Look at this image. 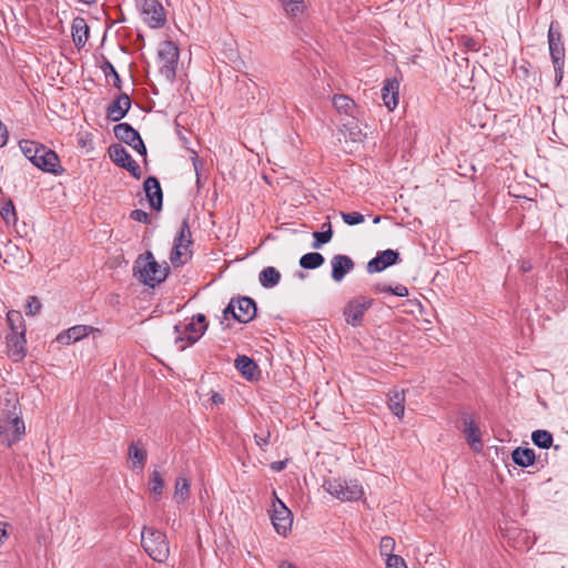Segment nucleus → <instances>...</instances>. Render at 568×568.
I'll list each match as a JSON object with an SVG mask.
<instances>
[{
    "label": "nucleus",
    "instance_id": "nucleus-42",
    "mask_svg": "<svg viewBox=\"0 0 568 568\" xmlns=\"http://www.w3.org/2000/svg\"><path fill=\"white\" fill-rule=\"evenodd\" d=\"M395 539L390 536H385L381 539L379 544V551L382 556H385L386 558H389V556H395L393 554L395 549Z\"/></svg>",
    "mask_w": 568,
    "mask_h": 568
},
{
    "label": "nucleus",
    "instance_id": "nucleus-17",
    "mask_svg": "<svg viewBox=\"0 0 568 568\" xmlns=\"http://www.w3.org/2000/svg\"><path fill=\"white\" fill-rule=\"evenodd\" d=\"M399 254L394 250H385L379 252L374 258L367 263L368 273H378L386 267L394 265L398 262Z\"/></svg>",
    "mask_w": 568,
    "mask_h": 568
},
{
    "label": "nucleus",
    "instance_id": "nucleus-47",
    "mask_svg": "<svg viewBox=\"0 0 568 568\" xmlns=\"http://www.w3.org/2000/svg\"><path fill=\"white\" fill-rule=\"evenodd\" d=\"M462 44L463 47L467 50V51H478L479 50V45L477 43V41L470 37H466L464 36L462 38Z\"/></svg>",
    "mask_w": 568,
    "mask_h": 568
},
{
    "label": "nucleus",
    "instance_id": "nucleus-22",
    "mask_svg": "<svg viewBox=\"0 0 568 568\" xmlns=\"http://www.w3.org/2000/svg\"><path fill=\"white\" fill-rule=\"evenodd\" d=\"M144 191L151 207L158 211L161 210L163 194L158 179L154 176H149L144 181Z\"/></svg>",
    "mask_w": 568,
    "mask_h": 568
},
{
    "label": "nucleus",
    "instance_id": "nucleus-26",
    "mask_svg": "<svg viewBox=\"0 0 568 568\" xmlns=\"http://www.w3.org/2000/svg\"><path fill=\"white\" fill-rule=\"evenodd\" d=\"M468 444L474 450L478 452L481 448V434L478 426L470 418H464L463 429Z\"/></svg>",
    "mask_w": 568,
    "mask_h": 568
},
{
    "label": "nucleus",
    "instance_id": "nucleus-40",
    "mask_svg": "<svg viewBox=\"0 0 568 568\" xmlns=\"http://www.w3.org/2000/svg\"><path fill=\"white\" fill-rule=\"evenodd\" d=\"M149 488L153 495L161 496L164 488V480L158 470H153L150 480Z\"/></svg>",
    "mask_w": 568,
    "mask_h": 568
},
{
    "label": "nucleus",
    "instance_id": "nucleus-45",
    "mask_svg": "<svg viewBox=\"0 0 568 568\" xmlns=\"http://www.w3.org/2000/svg\"><path fill=\"white\" fill-rule=\"evenodd\" d=\"M271 433L270 430L262 432L261 434H255L254 439L256 445L262 449L266 450V447L270 444Z\"/></svg>",
    "mask_w": 568,
    "mask_h": 568
},
{
    "label": "nucleus",
    "instance_id": "nucleus-4",
    "mask_svg": "<svg viewBox=\"0 0 568 568\" xmlns=\"http://www.w3.org/2000/svg\"><path fill=\"white\" fill-rule=\"evenodd\" d=\"M324 489L342 501L358 500L363 494V487L356 480L327 479L323 485Z\"/></svg>",
    "mask_w": 568,
    "mask_h": 568
},
{
    "label": "nucleus",
    "instance_id": "nucleus-6",
    "mask_svg": "<svg viewBox=\"0 0 568 568\" xmlns=\"http://www.w3.org/2000/svg\"><path fill=\"white\" fill-rule=\"evenodd\" d=\"M191 231L186 221H183L179 234L174 239V245L170 255V261L174 266L183 265L191 256L190 246Z\"/></svg>",
    "mask_w": 568,
    "mask_h": 568
},
{
    "label": "nucleus",
    "instance_id": "nucleus-39",
    "mask_svg": "<svg viewBox=\"0 0 568 568\" xmlns=\"http://www.w3.org/2000/svg\"><path fill=\"white\" fill-rule=\"evenodd\" d=\"M101 69L105 75L106 79L109 78H112V82H113V85L116 88V89H121L122 87V81L120 79V75L119 73L116 72L115 68L113 67V64L105 60L102 65H101Z\"/></svg>",
    "mask_w": 568,
    "mask_h": 568
},
{
    "label": "nucleus",
    "instance_id": "nucleus-54",
    "mask_svg": "<svg viewBox=\"0 0 568 568\" xmlns=\"http://www.w3.org/2000/svg\"><path fill=\"white\" fill-rule=\"evenodd\" d=\"M278 568H297L295 565H293L292 562H288V561H283Z\"/></svg>",
    "mask_w": 568,
    "mask_h": 568
},
{
    "label": "nucleus",
    "instance_id": "nucleus-51",
    "mask_svg": "<svg viewBox=\"0 0 568 568\" xmlns=\"http://www.w3.org/2000/svg\"><path fill=\"white\" fill-rule=\"evenodd\" d=\"M286 467V460H278L271 464V469L274 471H281Z\"/></svg>",
    "mask_w": 568,
    "mask_h": 568
},
{
    "label": "nucleus",
    "instance_id": "nucleus-21",
    "mask_svg": "<svg viewBox=\"0 0 568 568\" xmlns=\"http://www.w3.org/2000/svg\"><path fill=\"white\" fill-rule=\"evenodd\" d=\"M398 95H399V81L395 78L386 79L384 81V85L382 88V99L384 101L385 106L393 111L396 109L398 104Z\"/></svg>",
    "mask_w": 568,
    "mask_h": 568
},
{
    "label": "nucleus",
    "instance_id": "nucleus-38",
    "mask_svg": "<svg viewBox=\"0 0 568 568\" xmlns=\"http://www.w3.org/2000/svg\"><path fill=\"white\" fill-rule=\"evenodd\" d=\"M324 226H327V230L313 233V237L315 239V241L312 244L313 248H321L322 245L328 243L332 240L333 231L331 222H325Z\"/></svg>",
    "mask_w": 568,
    "mask_h": 568
},
{
    "label": "nucleus",
    "instance_id": "nucleus-8",
    "mask_svg": "<svg viewBox=\"0 0 568 568\" xmlns=\"http://www.w3.org/2000/svg\"><path fill=\"white\" fill-rule=\"evenodd\" d=\"M26 426L18 414L13 413L0 423V440L7 447L19 442L24 435Z\"/></svg>",
    "mask_w": 568,
    "mask_h": 568
},
{
    "label": "nucleus",
    "instance_id": "nucleus-10",
    "mask_svg": "<svg viewBox=\"0 0 568 568\" xmlns=\"http://www.w3.org/2000/svg\"><path fill=\"white\" fill-rule=\"evenodd\" d=\"M548 43H549V51L550 57L555 65L556 70V78L558 81L562 78V68H564V60H565V48L564 43L561 41V34L560 32L555 29L554 23L550 24L548 30Z\"/></svg>",
    "mask_w": 568,
    "mask_h": 568
},
{
    "label": "nucleus",
    "instance_id": "nucleus-19",
    "mask_svg": "<svg viewBox=\"0 0 568 568\" xmlns=\"http://www.w3.org/2000/svg\"><path fill=\"white\" fill-rule=\"evenodd\" d=\"M131 108V99L126 93L120 94L106 109V116L118 122L125 116Z\"/></svg>",
    "mask_w": 568,
    "mask_h": 568
},
{
    "label": "nucleus",
    "instance_id": "nucleus-30",
    "mask_svg": "<svg viewBox=\"0 0 568 568\" xmlns=\"http://www.w3.org/2000/svg\"><path fill=\"white\" fill-rule=\"evenodd\" d=\"M509 539L513 540L514 547L519 550L529 549L535 542V538L528 531H518L516 529L509 534Z\"/></svg>",
    "mask_w": 568,
    "mask_h": 568
},
{
    "label": "nucleus",
    "instance_id": "nucleus-16",
    "mask_svg": "<svg viewBox=\"0 0 568 568\" xmlns=\"http://www.w3.org/2000/svg\"><path fill=\"white\" fill-rule=\"evenodd\" d=\"M31 163L38 169L49 173H57L58 168L60 166V160L57 153L45 145L40 148L34 161Z\"/></svg>",
    "mask_w": 568,
    "mask_h": 568
},
{
    "label": "nucleus",
    "instance_id": "nucleus-34",
    "mask_svg": "<svg viewBox=\"0 0 568 568\" xmlns=\"http://www.w3.org/2000/svg\"><path fill=\"white\" fill-rule=\"evenodd\" d=\"M190 495V481L185 477H178L173 498L178 504L187 499Z\"/></svg>",
    "mask_w": 568,
    "mask_h": 568
},
{
    "label": "nucleus",
    "instance_id": "nucleus-58",
    "mask_svg": "<svg viewBox=\"0 0 568 568\" xmlns=\"http://www.w3.org/2000/svg\"><path fill=\"white\" fill-rule=\"evenodd\" d=\"M387 287H388V286H386V285H377V286H376V290H377V291H381V292H388V291H387Z\"/></svg>",
    "mask_w": 568,
    "mask_h": 568
},
{
    "label": "nucleus",
    "instance_id": "nucleus-49",
    "mask_svg": "<svg viewBox=\"0 0 568 568\" xmlns=\"http://www.w3.org/2000/svg\"><path fill=\"white\" fill-rule=\"evenodd\" d=\"M387 291L396 296L404 297L408 295V290L404 285H396L395 287L388 286Z\"/></svg>",
    "mask_w": 568,
    "mask_h": 568
},
{
    "label": "nucleus",
    "instance_id": "nucleus-52",
    "mask_svg": "<svg viewBox=\"0 0 568 568\" xmlns=\"http://www.w3.org/2000/svg\"><path fill=\"white\" fill-rule=\"evenodd\" d=\"M211 400L216 404V405H220L224 402V398L221 394L219 393H213L212 396H211Z\"/></svg>",
    "mask_w": 568,
    "mask_h": 568
},
{
    "label": "nucleus",
    "instance_id": "nucleus-35",
    "mask_svg": "<svg viewBox=\"0 0 568 568\" xmlns=\"http://www.w3.org/2000/svg\"><path fill=\"white\" fill-rule=\"evenodd\" d=\"M7 322L11 329L10 334L18 333L19 331L26 333L24 320L21 312L14 310L9 311L7 313Z\"/></svg>",
    "mask_w": 568,
    "mask_h": 568
},
{
    "label": "nucleus",
    "instance_id": "nucleus-31",
    "mask_svg": "<svg viewBox=\"0 0 568 568\" xmlns=\"http://www.w3.org/2000/svg\"><path fill=\"white\" fill-rule=\"evenodd\" d=\"M280 2L285 13L291 18H300L306 10L304 0H280Z\"/></svg>",
    "mask_w": 568,
    "mask_h": 568
},
{
    "label": "nucleus",
    "instance_id": "nucleus-13",
    "mask_svg": "<svg viewBox=\"0 0 568 568\" xmlns=\"http://www.w3.org/2000/svg\"><path fill=\"white\" fill-rule=\"evenodd\" d=\"M114 135L118 140L130 145L134 151H136L141 155H146V148L139 134V132L133 129L128 123L116 124L113 129Z\"/></svg>",
    "mask_w": 568,
    "mask_h": 568
},
{
    "label": "nucleus",
    "instance_id": "nucleus-15",
    "mask_svg": "<svg viewBox=\"0 0 568 568\" xmlns=\"http://www.w3.org/2000/svg\"><path fill=\"white\" fill-rule=\"evenodd\" d=\"M94 332L100 333V329L89 325H75L58 334L57 342L63 345H70L82 341Z\"/></svg>",
    "mask_w": 568,
    "mask_h": 568
},
{
    "label": "nucleus",
    "instance_id": "nucleus-1",
    "mask_svg": "<svg viewBox=\"0 0 568 568\" xmlns=\"http://www.w3.org/2000/svg\"><path fill=\"white\" fill-rule=\"evenodd\" d=\"M133 272L141 283L155 287L166 278L169 267L166 263L159 264L151 252H145L134 262Z\"/></svg>",
    "mask_w": 568,
    "mask_h": 568
},
{
    "label": "nucleus",
    "instance_id": "nucleus-20",
    "mask_svg": "<svg viewBox=\"0 0 568 568\" xmlns=\"http://www.w3.org/2000/svg\"><path fill=\"white\" fill-rule=\"evenodd\" d=\"M332 265V278L335 282H341L347 273L354 268L353 260L343 254H337L331 260Z\"/></svg>",
    "mask_w": 568,
    "mask_h": 568
},
{
    "label": "nucleus",
    "instance_id": "nucleus-18",
    "mask_svg": "<svg viewBox=\"0 0 568 568\" xmlns=\"http://www.w3.org/2000/svg\"><path fill=\"white\" fill-rule=\"evenodd\" d=\"M26 333L19 331L14 334H8L7 348L8 355L14 361H20L26 355Z\"/></svg>",
    "mask_w": 568,
    "mask_h": 568
},
{
    "label": "nucleus",
    "instance_id": "nucleus-46",
    "mask_svg": "<svg viewBox=\"0 0 568 568\" xmlns=\"http://www.w3.org/2000/svg\"><path fill=\"white\" fill-rule=\"evenodd\" d=\"M386 568H407L405 560L400 556H389L386 559Z\"/></svg>",
    "mask_w": 568,
    "mask_h": 568
},
{
    "label": "nucleus",
    "instance_id": "nucleus-14",
    "mask_svg": "<svg viewBox=\"0 0 568 568\" xmlns=\"http://www.w3.org/2000/svg\"><path fill=\"white\" fill-rule=\"evenodd\" d=\"M109 155L118 166L128 170L135 179L141 178L142 172L139 164L121 144L111 145L109 148Z\"/></svg>",
    "mask_w": 568,
    "mask_h": 568
},
{
    "label": "nucleus",
    "instance_id": "nucleus-5",
    "mask_svg": "<svg viewBox=\"0 0 568 568\" xmlns=\"http://www.w3.org/2000/svg\"><path fill=\"white\" fill-rule=\"evenodd\" d=\"M179 48L171 41L165 40L159 44L158 59L160 73L168 80L175 78L176 67L179 62Z\"/></svg>",
    "mask_w": 568,
    "mask_h": 568
},
{
    "label": "nucleus",
    "instance_id": "nucleus-2",
    "mask_svg": "<svg viewBox=\"0 0 568 568\" xmlns=\"http://www.w3.org/2000/svg\"><path fill=\"white\" fill-rule=\"evenodd\" d=\"M141 545L145 552L158 562H165L170 556V546L166 535L153 527L143 528Z\"/></svg>",
    "mask_w": 568,
    "mask_h": 568
},
{
    "label": "nucleus",
    "instance_id": "nucleus-32",
    "mask_svg": "<svg viewBox=\"0 0 568 568\" xmlns=\"http://www.w3.org/2000/svg\"><path fill=\"white\" fill-rule=\"evenodd\" d=\"M325 258L321 253H306L300 258L301 267L305 270H315L323 265Z\"/></svg>",
    "mask_w": 568,
    "mask_h": 568
},
{
    "label": "nucleus",
    "instance_id": "nucleus-41",
    "mask_svg": "<svg viewBox=\"0 0 568 568\" xmlns=\"http://www.w3.org/2000/svg\"><path fill=\"white\" fill-rule=\"evenodd\" d=\"M0 214L7 224L16 223L17 213L12 201H8L2 205Z\"/></svg>",
    "mask_w": 568,
    "mask_h": 568
},
{
    "label": "nucleus",
    "instance_id": "nucleus-37",
    "mask_svg": "<svg viewBox=\"0 0 568 568\" xmlns=\"http://www.w3.org/2000/svg\"><path fill=\"white\" fill-rule=\"evenodd\" d=\"M531 440L540 448H549L552 445L554 438L548 430L538 429L532 432Z\"/></svg>",
    "mask_w": 568,
    "mask_h": 568
},
{
    "label": "nucleus",
    "instance_id": "nucleus-53",
    "mask_svg": "<svg viewBox=\"0 0 568 568\" xmlns=\"http://www.w3.org/2000/svg\"><path fill=\"white\" fill-rule=\"evenodd\" d=\"M199 164H200L199 159L196 156L193 158V165H194V169H195V172H196V181H197V183L200 182Z\"/></svg>",
    "mask_w": 568,
    "mask_h": 568
},
{
    "label": "nucleus",
    "instance_id": "nucleus-12",
    "mask_svg": "<svg viewBox=\"0 0 568 568\" xmlns=\"http://www.w3.org/2000/svg\"><path fill=\"white\" fill-rule=\"evenodd\" d=\"M272 524L277 534L286 536L292 528L293 515L285 504L276 497L271 515Z\"/></svg>",
    "mask_w": 568,
    "mask_h": 568
},
{
    "label": "nucleus",
    "instance_id": "nucleus-9",
    "mask_svg": "<svg viewBox=\"0 0 568 568\" xmlns=\"http://www.w3.org/2000/svg\"><path fill=\"white\" fill-rule=\"evenodd\" d=\"M143 21L151 28H160L166 21L163 6L158 0H135Z\"/></svg>",
    "mask_w": 568,
    "mask_h": 568
},
{
    "label": "nucleus",
    "instance_id": "nucleus-27",
    "mask_svg": "<svg viewBox=\"0 0 568 568\" xmlns=\"http://www.w3.org/2000/svg\"><path fill=\"white\" fill-rule=\"evenodd\" d=\"M235 367L248 381L254 379L257 375L256 363L245 355L236 357Z\"/></svg>",
    "mask_w": 568,
    "mask_h": 568
},
{
    "label": "nucleus",
    "instance_id": "nucleus-57",
    "mask_svg": "<svg viewBox=\"0 0 568 568\" xmlns=\"http://www.w3.org/2000/svg\"><path fill=\"white\" fill-rule=\"evenodd\" d=\"M521 268H523L524 272H527V271H529L531 268V266H530L529 263L524 262L523 265H521Z\"/></svg>",
    "mask_w": 568,
    "mask_h": 568
},
{
    "label": "nucleus",
    "instance_id": "nucleus-28",
    "mask_svg": "<svg viewBox=\"0 0 568 568\" xmlns=\"http://www.w3.org/2000/svg\"><path fill=\"white\" fill-rule=\"evenodd\" d=\"M514 463L520 467H528L535 463L536 455L531 448L517 447L511 454Z\"/></svg>",
    "mask_w": 568,
    "mask_h": 568
},
{
    "label": "nucleus",
    "instance_id": "nucleus-48",
    "mask_svg": "<svg viewBox=\"0 0 568 568\" xmlns=\"http://www.w3.org/2000/svg\"><path fill=\"white\" fill-rule=\"evenodd\" d=\"M131 219L141 222V223H148L149 222V214L143 210H133L131 212Z\"/></svg>",
    "mask_w": 568,
    "mask_h": 568
},
{
    "label": "nucleus",
    "instance_id": "nucleus-36",
    "mask_svg": "<svg viewBox=\"0 0 568 568\" xmlns=\"http://www.w3.org/2000/svg\"><path fill=\"white\" fill-rule=\"evenodd\" d=\"M20 150L23 155L30 161H34L37 153L40 151V148H43V144H40L32 140H21L19 142Z\"/></svg>",
    "mask_w": 568,
    "mask_h": 568
},
{
    "label": "nucleus",
    "instance_id": "nucleus-23",
    "mask_svg": "<svg viewBox=\"0 0 568 568\" xmlns=\"http://www.w3.org/2000/svg\"><path fill=\"white\" fill-rule=\"evenodd\" d=\"M128 457L131 469L141 471L145 466L148 453L140 442H132L128 449Z\"/></svg>",
    "mask_w": 568,
    "mask_h": 568
},
{
    "label": "nucleus",
    "instance_id": "nucleus-11",
    "mask_svg": "<svg viewBox=\"0 0 568 568\" xmlns=\"http://www.w3.org/2000/svg\"><path fill=\"white\" fill-rule=\"evenodd\" d=\"M373 305V300L366 296L352 298L344 308V316L347 324L353 327L362 325L365 312Z\"/></svg>",
    "mask_w": 568,
    "mask_h": 568
},
{
    "label": "nucleus",
    "instance_id": "nucleus-7",
    "mask_svg": "<svg viewBox=\"0 0 568 568\" xmlns=\"http://www.w3.org/2000/svg\"><path fill=\"white\" fill-rule=\"evenodd\" d=\"M256 315L255 302L250 297L233 298L223 311V318L232 316L240 323H248Z\"/></svg>",
    "mask_w": 568,
    "mask_h": 568
},
{
    "label": "nucleus",
    "instance_id": "nucleus-3",
    "mask_svg": "<svg viewBox=\"0 0 568 568\" xmlns=\"http://www.w3.org/2000/svg\"><path fill=\"white\" fill-rule=\"evenodd\" d=\"M207 325L205 323V316L203 314H196L192 317V321L189 324L183 326L175 325L174 331L179 334L175 338V344L179 351H184L187 345H192L197 342L204 332L206 331Z\"/></svg>",
    "mask_w": 568,
    "mask_h": 568
},
{
    "label": "nucleus",
    "instance_id": "nucleus-44",
    "mask_svg": "<svg viewBox=\"0 0 568 568\" xmlns=\"http://www.w3.org/2000/svg\"><path fill=\"white\" fill-rule=\"evenodd\" d=\"M41 307H42V305H41L40 300L36 296H30L27 301L26 314L30 315V316H34L40 312Z\"/></svg>",
    "mask_w": 568,
    "mask_h": 568
},
{
    "label": "nucleus",
    "instance_id": "nucleus-43",
    "mask_svg": "<svg viewBox=\"0 0 568 568\" xmlns=\"http://www.w3.org/2000/svg\"><path fill=\"white\" fill-rule=\"evenodd\" d=\"M341 217L347 225H351V226L361 224L365 221V216L358 212H352V213L341 212Z\"/></svg>",
    "mask_w": 568,
    "mask_h": 568
},
{
    "label": "nucleus",
    "instance_id": "nucleus-60",
    "mask_svg": "<svg viewBox=\"0 0 568 568\" xmlns=\"http://www.w3.org/2000/svg\"><path fill=\"white\" fill-rule=\"evenodd\" d=\"M373 222H374L375 224L379 223V222H381V216H379V215L375 216V217H374V220H373Z\"/></svg>",
    "mask_w": 568,
    "mask_h": 568
},
{
    "label": "nucleus",
    "instance_id": "nucleus-59",
    "mask_svg": "<svg viewBox=\"0 0 568 568\" xmlns=\"http://www.w3.org/2000/svg\"><path fill=\"white\" fill-rule=\"evenodd\" d=\"M83 3L91 4L94 3L97 0H80Z\"/></svg>",
    "mask_w": 568,
    "mask_h": 568
},
{
    "label": "nucleus",
    "instance_id": "nucleus-50",
    "mask_svg": "<svg viewBox=\"0 0 568 568\" xmlns=\"http://www.w3.org/2000/svg\"><path fill=\"white\" fill-rule=\"evenodd\" d=\"M9 133L6 125L0 121V146H4L8 143Z\"/></svg>",
    "mask_w": 568,
    "mask_h": 568
},
{
    "label": "nucleus",
    "instance_id": "nucleus-55",
    "mask_svg": "<svg viewBox=\"0 0 568 568\" xmlns=\"http://www.w3.org/2000/svg\"><path fill=\"white\" fill-rule=\"evenodd\" d=\"M12 248L14 250V251H13V254H17V253L21 254L22 260L24 261V256H23L22 251H21L18 246H16V245H14Z\"/></svg>",
    "mask_w": 568,
    "mask_h": 568
},
{
    "label": "nucleus",
    "instance_id": "nucleus-29",
    "mask_svg": "<svg viewBox=\"0 0 568 568\" xmlns=\"http://www.w3.org/2000/svg\"><path fill=\"white\" fill-rule=\"evenodd\" d=\"M258 280L263 287L271 288L280 283L281 273L275 267L267 266L261 271Z\"/></svg>",
    "mask_w": 568,
    "mask_h": 568
},
{
    "label": "nucleus",
    "instance_id": "nucleus-56",
    "mask_svg": "<svg viewBox=\"0 0 568 568\" xmlns=\"http://www.w3.org/2000/svg\"><path fill=\"white\" fill-rule=\"evenodd\" d=\"M12 248L14 250V251H13V254H17V253L21 254L22 260L24 261V256H23L22 251H21L18 246H16V245H14Z\"/></svg>",
    "mask_w": 568,
    "mask_h": 568
},
{
    "label": "nucleus",
    "instance_id": "nucleus-24",
    "mask_svg": "<svg viewBox=\"0 0 568 568\" xmlns=\"http://www.w3.org/2000/svg\"><path fill=\"white\" fill-rule=\"evenodd\" d=\"M387 406L389 410L398 418L405 413V392L403 389H392L387 394Z\"/></svg>",
    "mask_w": 568,
    "mask_h": 568
},
{
    "label": "nucleus",
    "instance_id": "nucleus-25",
    "mask_svg": "<svg viewBox=\"0 0 568 568\" xmlns=\"http://www.w3.org/2000/svg\"><path fill=\"white\" fill-rule=\"evenodd\" d=\"M89 38V27L83 18L77 17L72 21V39L77 48L85 45Z\"/></svg>",
    "mask_w": 568,
    "mask_h": 568
},
{
    "label": "nucleus",
    "instance_id": "nucleus-33",
    "mask_svg": "<svg viewBox=\"0 0 568 568\" xmlns=\"http://www.w3.org/2000/svg\"><path fill=\"white\" fill-rule=\"evenodd\" d=\"M333 105L338 112L348 115H353V111L355 109L354 101L349 97L343 94L333 97Z\"/></svg>",
    "mask_w": 568,
    "mask_h": 568
}]
</instances>
